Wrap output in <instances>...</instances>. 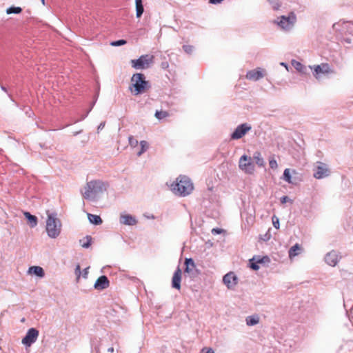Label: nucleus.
I'll return each mask as SVG.
<instances>
[{
	"instance_id": "f257e3e1",
	"label": "nucleus",
	"mask_w": 353,
	"mask_h": 353,
	"mask_svg": "<svg viewBox=\"0 0 353 353\" xmlns=\"http://www.w3.org/2000/svg\"><path fill=\"white\" fill-rule=\"evenodd\" d=\"M108 187L107 182L101 180H92L86 183L82 195L86 200L95 201L107 190Z\"/></svg>"
},
{
	"instance_id": "f03ea898",
	"label": "nucleus",
	"mask_w": 353,
	"mask_h": 353,
	"mask_svg": "<svg viewBox=\"0 0 353 353\" xmlns=\"http://www.w3.org/2000/svg\"><path fill=\"white\" fill-rule=\"evenodd\" d=\"M171 191L177 196H186L191 194L194 185L190 179L185 175H180L170 185Z\"/></svg>"
},
{
	"instance_id": "7ed1b4c3",
	"label": "nucleus",
	"mask_w": 353,
	"mask_h": 353,
	"mask_svg": "<svg viewBox=\"0 0 353 353\" xmlns=\"http://www.w3.org/2000/svg\"><path fill=\"white\" fill-rule=\"evenodd\" d=\"M334 31L339 32L342 39L347 43L351 44L353 43V22L339 21L332 26Z\"/></svg>"
},
{
	"instance_id": "20e7f679",
	"label": "nucleus",
	"mask_w": 353,
	"mask_h": 353,
	"mask_svg": "<svg viewBox=\"0 0 353 353\" xmlns=\"http://www.w3.org/2000/svg\"><path fill=\"white\" fill-rule=\"evenodd\" d=\"M46 232L49 237L55 239L61 233V223L54 212H47Z\"/></svg>"
},
{
	"instance_id": "39448f33",
	"label": "nucleus",
	"mask_w": 353,
	"mask_h": 353,
	"mask_svg": "<svg viewBox=\"0 0 353 353\" xmlns=\"http://www.w3.org/2000/svg\"><path fill=\"white\" fill-rule=\"evenodd\" d=\"M131 82L134 88L132 92L134 95L142 94L150 88L149 81L145 80L144 74L141 73L134 74L131 78Z\"/></svg>"
},
{
	"instance_id": "423d86ee",
	"label": "nucleus",
	"mask_w": 353,
	"mask_h": 353,
	"mask_svg": "<svg viewBox=\"0 0 353 353\" xmlns=\"http://www.w3.org/2000/svg\"><path fill=\"white\" fill-rule=\"evenodd\" d=\"M313 71V75L316 79H319L322 75L335 74L334 70L327 63H322L319 65H309Z\"/></svg>"
},
{
	"instance_id": "0eeeda50",
	"label": "nucleus",
	"mask_w": 353,
	"mask_h": 353,
	"mask_svg": "<svg viewBox=\"0 0 353 353\" xmlns=\"http://www.w3.org/2000/svg\"><path fill=\"white\" fill-rule=\"evenodd\" d=\"M296 21V16L291 12L288 16H281L277 18L276 23L283 30L288 31L291 30Z\"/></svg>"
},
{
	"instance_id": "6e6552de",
	"label": "nucleus",
	"mask_w": 353,
	"mask_h": 353,
	"mask_svg": "<svg viewBox=\"0 0 353 353\" xmlns=\"http://www.w3.org/2000/svg\"><path fill=\"white\" fill-rule=\"evenodd\" d=\"M239 168L247 174H252L255 170V164L251 157L242 155L239 160Z\"/></svg>"
},
{
	"instance_id": "1a4fd4ad",
	"label": "nucleus",
	"mask_w": 353,
	"mask_h": 353,
	"mask_svg": "<svg viewBox=\"0 0 353 353\" xmlns=\"http://www.w3.org/2000/svg\"><path fill=\"white\" fill-rule=\"evenodd\" d=\"M153 59L154 57L152 55H142L139 59L131 61L132 66L136 69L147 68L152 63Z\"/></svg>"
},
{
	"instance_id": "9d476101",
	"label": "nucleus",
	"mask_w": 353,
	"mask_h": 353,
	"mask_svg": "<svg viewBox=\"0 0 353 353\" xmlns=\"http://www.w3.org/2000/svg\"><path fill=\"white\" fill-rule=\"evenodd\" d=\"M39 334V332L36 328H30L27 331L25 336L22 339L21 343L26 346V347H30L37 341Z\"/></svg>"
},
{
	"instance_id": "9b49d317",
	"label": "nucleus",
	"mask_w": 353,
	"mask_h": 353,
	"mask_svg": "<svg viewBox=\"0 0 353 353\" xmlns=\"http://www.w3.org/2000/svg\"><path fill=\"white\" fill-rule=\"evenodd\" d=\"M252 130L250 124L244 123L239 125L230 135L232 140H238L244 137L249 131Z\"/></svg>"
},
{
	"instance_id": "f8f14e48",
	"label": "nucleus",
	"mask_w": 353,
	"mask_h": 353,
	"mask_svg": "<svg viewBox=\"0 0 353 353\" xmlns=\"http://www.w3.org/2000/svg\"><path fill=\"white\" fill-rule=\"evenodd\" d=\"M330 173V172L326 164L321 162H317V165L314 170L313 176L317 179H321L328 176Z\"/></svg>"
},
{
	"instance_id": "ddd939ff",
	"label": "nucleus",
	"mask_w": 353,
	"mask_h": 353,
	"mask_svg": "<svg viewBox=\"0 0 353 353\" xmlns=\"http://www.w3.org/2000/svg\"><path fill=\"white\" fill-rule=\"evenodd\" d=\"M238 278L233 272H230L223 277V282L229 290L234 289L236 285Z\"/></svg>"
},
{
	"instance_id": "4468645a",
	"label": "nucleus",
	"mask_w": 353,
	"mask_h": 353,
	"mask_svg": "<svg viewBox=\"0 0 353 353\" xmlns=\"http://www.w3.org/2000/svg\"><path fill=\"white\" fill-rule=\"evenodd\" d=\"M265 70L261 68L249 70L246 74V79L250 81H256L265 76Z\"/></svg>"
},
{
	"instance_id": "2eb2a0df",
	"label": "nucleus",
	"mask_w": 353,
	"mask_h": 353,
	"mask_svg": "<svg viewBox=\"0 0 353 353\" xmlns=\"http://www.w3.org/2000/svg\"><path fill=\"white\" fill-rule=\"evenodd\" d=\"M341 256H339L338 252L335 250H332L330 252L327 253L325 256V263L332 267H334L337 265L339 261Z\"/></svg>"
},
{
	"instance_id": "dca6fc26",
	"label": "nucleus",
	"mask_w": 353,
	"mask_h": 353,
	"mask_svg": "<svg viewBox=\"0 0 353 353\" xmlns=\"http://www.w3.org/2000/svg\"><path fill=\"white\" fill-rule=\"evenodd\" d=\"M119 221L125 225H135L138 222L135 216L128 214H121Z\"/></svg>"
},
{
	"instance_id": "f3484780",
	"label": "nucleus",
	"mask_w": 353,
	"mask_h": 353,
	"mask_svg": "<svg viewBox=\"0 0 353 353\" xmlns=\"http://www.w3.org/2000/svg\"><path fill=\"white\" fill-rule=\"evenodd\" d=\"M110 285V281L106 276H101L98 278L94 283V288L98 290L106 289Z\"/></svg>"
},
{
	"instance_id": "a211bd4d",
	"label": "nucleus",
	"mask_w": 353,
	"mask_h": 353,
	"mask_svg": "<svg viewBox=\"0 0 353 353\" xmlns=\"http://www.w3.org/2000/svg\"><path fill=\"white\" fill-rule=\"evenodd\" d=\"M181 270L179 267H178L175 270L172 279V287L173 288L177 290L181 288Z\"/></svg>"
},
{
	"instance_id": "6ab92c4d",
	"label": "nucleus",
	"mask_w": 353,
	"mask_h": 353,
	"mask_svg": "<svg viewBox=\"0 0 353 353\" xmlns=\"http://www.w3.org/2000/svg\"><path fill=\"white\" fill-rule=\"evenodd\" d=\"M291 64L300 73L303 74H306L307 73V67L303 65L301 62L296 60H292Z\"/></svg>"
},
{
	"instance_id": "aec40b11",
	"label": "nucleus",
	"mask_w": 353,
	"mask_h": 353,
	"mask_svg": "<svg viewBox=\"0 0 353 353\" xmlns=\"http://www.w3.org/2000/svg\"><path fill=\"white\" fill-rule=\"evenodd\" d=\"M28 272L35 274L40 278L43 277L45 275L43 269L40 266H32L29 268Z\"/></svg>"
},
{
	"instance_id": "412c9836",
	"label": "nucleus",
	"mask_w": 353,
	"mask_h": 353,
	"mask_svg": "<svg viewBox=\"0 0 353 353\" xmlns=\"http://www.w3.org/2000/svg\"><path fill=\"white\" fill-rule=\"evenodd\" d=\"M260 318L259 315L254 314L248 316L245 319L246 325L248 326H254L259 323Z\"/></svg>"
},
{
	"instance_id": "4be33fe9",
	"label": "nucleus",
	"mask_w": 353,
	"mask_h": 353,
	"mask_svg": "<svg viewBox=\"0 0 353 353\" xmlns=\"http://www.w3.org/2000/svg\"><path fill=\"white\" fill-rule=\"evenodd\" d=\"M185 272L187 273H192L195 269V263L192 259H185Z\"/></svg>"
},
{
	"instance_id": "5701e85b",
	"label": "nucleus",
	"mask_w": 353,
	"mask_h": 353,
	"mask_svg": "<svg viewBox=\"0 0 353 353\" xmlns=\"http://www.w3.org/2000/svg\"><path fill=\"white\" fill-rule=\"evenodd\" d=\"M252 159H253L254 162L259 167L264 165V159L261 157V154L259 152H255Z\"/></svg>"
},
{
	"instance_id": "b1692460",
	"label": "nucleus",
	"mask_w": 353,
	"mask_h": 353,
	"mask_svg": "<svg viewBox=\"0 0 353 353\" xmlns=\"http://www.w3.org/2000/svg\"><path fill=\"white\" fill-rule=\"evenodd\" d=\"M24 215L26 218L28 219L30 226L31 228H34L37 225V218L35 216L32 215L28 212H24Z\"/></svg>"
},
{
	"instance_id": "393cba45",
	"label": "nucleus",
	"mask_w": 353,
	"mask_h": 353,
	"mask_svg": "<svg viewBox=\"0 0 353 353\" xmlns=\"http://www.w3.org/2000/svg\"><path fill=\"white\" fill-rule=\"evenodd\" d=\"M135 3H136V16L137 18H140L144 11L142 0H135Z\"/></svg>"
},
{
	"instance_id": "a878e982",
	"label": "nucleus",
	"mask_w": 353,
	"mask_h": 353,
	"mask_svg": "<svg viewBox=\"0 0 353 353\" xmlns=\"http://www.w3.org/2000/svg\"><path fill=\"white\" fill-rule=\"evenodd\" d=\"M89 221L94 225H99L102 223L101 218L96 214H88Z\"/></svg>"
},
{
	"instance_id": "bb28decb",
	"label": "nucleus",
	"mask_w": 353,
	"mask_h": 353,
	"mask_svg": "<svg viewBox=\"0 0 353 353\" xmlns=\"http://www.w3.org/2000/svg\"><path fill=\"white\" fill-rule=\"evenodd\" d=\"M79 243L82 248H88L91 245L92 237L89 235H87L83 239H80Z\"/></svg>"
},
{
	"instance_id": "cd10ccee",
	"label": "nucleus",
	"mask_w": 353,
	"mask_h": 353,
	"mask_svg": "<svg viewBox=\"0 0 353 353\" xmlns=\"http://www.w3.org/2000/svg\"><path fill=\"white\" fill-rule=\"evenodd\" d=\"M301 247L298 243H296L292 247L290 248L289 250V256L290 258L294 257L298 255L299 251H300Z\"/></svg>"
},
{
	"instance_id": "c85d7f7f",
	"label": "nucleus",
	"mask_w": 353,
	"mask_h": 353,
	"mask_svg": "<svg viewBox=\"0 0 353 353\" xmlns=\"http://www.w3.org/2000/svg\"><path fill=\"white\" fill-rule=\"evenodd\" d=\"M141 150L137 152V155L140 157L143 154L148 148V143L146 141H141L140 142Z\"/></svg>"
},
{
	"instance_id": "c756f323",
	"label": "nucleus",
	"mask_w": 353,
	"mask_h": 353,
	"mask_svg": "<svg viewBox=\"0 0 353 353\" xmlns=\"http://www.w3.org/2000/svg\"><path fill=\"white\" fill-rule=\"evenodd\" d=\"M21 11H22V9L20 7L11 6L7 9L6 13L8 14H19L21 12Z\"/></svg>"
},
{
	"instance_id": "7c9ffc66",
	"label": "nucleus",
	"mask_w": 353,
	"mask_h": 353,
	"mask_svg": "<svg viewBox=\"0 0 353 353\" xmlns=\"http://www.w3.org/2000/svg\"><path fill=\"white\" fill-rule=\"evenodd\" d=\"M283 179L284 181H285L286 182H288V183H292V177H291V174H290V169L286 168L284 170L283 174Z\"/></svg>"
},
{
	"instance_id": "2f4dec72",
	"label": "nucleus",
	"mask_w": 353,
	"mask_h": 353,
	"mask_svg": "<svg viewBox=\"0 0 353 353\" xmlns=\"http://www.w3.org/2000/svg\"><path fill=\"white\" fill-rule=\"evenodd\" d=\"M168 116H169V114L166 111H163V110L159 111V110H157L156 112H155V117L158 119H159V120L163 119L164 118H166Z\"/></svg>"
},
{
	"instance_id": "473e14b6",
	"label": "nucleus",
	"mask_w": 353,
	"mask_h": 353,
	"mask_svg": "<svg viewBox=\"0 0 353 353\" xmlns=\"http://www.w3.org/2000/svg\"><path fill=\"white\" fill-rule=\"evenodd\" d=\"M249 265L250 268H252L254 270H258L260 268L259 264L256 261V257H253L252 259H250Z\"/></svg>"
},
{
	"instance_id": "72a5a7b5",
	"label": "nucleus",
	"mask_w": 353,
	"mask_h": 353,
	"mask_svg": "<svg viewBox=\"0 0 353 353\" xmlns=\"http://www.w3.org/2000/svg\"><path fill=\"white\" fill-rule=\"evenodd\" d=\"M269 3L272 6L274 10H278L281 6L280 2L279 0H268Z\"/></svg>"
},
{
	"instance_id": "f704fd0d",
	"label": "nucleus",
	"mask_w": 353,
	"mask_h": 353,
	"mask_svg": "<svg viewBox=\"0 0 353 353\" xmlns=\"http://www.w3.org/2000/svg\"><path fill=\"white\" fill-rule=\"evenodd\" d=\"M128 142H129V145L132 147V148H135L139 144V142L138 141L134 138L133 136H130L128 137Z\"/></svg>"
},
{
	"instance_id": "c9c22d12",
	"label": "nucleus",
	"mask_w": 353,
	"mask_h": 353,
	"mask_svg": "<svg viewBox=\"0 0 353 353\" xmlns=\"http://www.w3.org/2000/svg\"><path fill=\"white\" fill-rule=\"evenodd\" d=\"M183 50L188 54H190L194 51V47L190 45H184L183 46Z\"/></svg>"
},
{
	"instance_id": "e433bc0d",
	"label": "nucleus",
	"mask_w": 353,
	"mask_h": 353,
	"mask_svg": "<svg viewBox=\"0 0 353 353\" xmlns=\"http://www.w3.org/2000/svg\"><path fill=\"white\" fill-rule=\"evenodd\" d=\"M126 43V41L124 39H120L115 41H112L110 44L112 46H121Z\"/></svg>"
},
{
	"instance_id": "4c0bfd02",
	"label": "nucleus",
	"mask_w": 353,
	"mask_h": 353,
	"mask_svg": "<svg viewBox=\"0 0 353 353\" xmlns=\"http://www.w3.org/2000/svg\"><path fill=\"white\" fill-rule=\"evenodd\" d=\"M256 261L258 264L265 263L266 262H269V258L268 256H259L258 258H256Z\"/></svg>"
},
{
	"instance_id": "58836bf2",
	"label": "nucleus",
	"mask_w": 353,
	"mask_h": 353,
	"mask_svg": "<svg viewBox=\"0 0 353 353\" xmlns=\"http://www.w3.org/2000/svg\"><path fill=\"white\" fill-rule=\"evenodd\" d=\"M91 109L88 110V112L85 114H82L81 117L78 119H75L72 121L73 123H76L80 121L84 120L88 115L89 112H90Z\"/></svg>"
},
{
	"instance_id": "ea45409f",
	"label": "nucleus",
	"mask_w": 353,
	"mask_h": 353,
	"mask_svg": "<svg viewBox=\"0 0 353 353\" xmlns=\"http://www.w3.org/2000/svg\"><path fill=\"white\" fill-rule=\"evenodd\" d=\"M272 223L275 228H279V219L275 216L272 217Z\"/></svg>"
},
{
	"instance_id": "a19ab883",
	"label": "nucleus",
	"mask_w": 353,
	"mask_h": 353,
	"mask_svg": "<svg viewBox=\"0 0 353 353\" xmlns=\"http://www.w3.org/2000/svg\"><path fill=\"white\" fill-rule=\"evenodd\" d=\"M269 165L272 169H276L278 167L277 162L275 159L270 160Z\"/></svg>"
},
{
	"instance_id": "79ce46f5",
	"label": "nucleus",
	"mask_w": 353,
	"mask_h": 353,
	"mask_svg": "<svg viewBox=\"0 0 353 353\" xmlns=\"http://www.w3.org/2000/svg\"><path fill=\"white\" fill-rule=\"evenodd\" d=\"M92 353H99V347L98 345H94V343H92Z\"/></svg>"
},
{
	"instance_id": "37998d69",
	"label": "nucleus",
	"mask_w": 353,
	"mask_h": 353,
	"mask_svg": "<svg viewBox=\"0 0 353 353\" xmlns=\"http://www.w3.org/2000/svg\"><path fill=\"white\" fill-rule=\"evenodd\" d=\"M75 274L77 276V279H79L81 274V268L79 265H77L76 266L75 270H74Z\"/></svg>"
},
{
	"instance_id": "c03bdc74",
	"label": "nucleus",
	"mask_w": 353,
	"mask_h": 353,
	"mask_svg": "<svg viewBox=\"0 0 353 353\" xmlns=\"http://www.w3.org/2000/svg\"><path fill=\"white\" fill-rule=\"evenodd\" d=\"M105 127V122H101L98 128H97V130L98 132H99L100 130H101L102 129H103V128Z\"/></svg>"
},
{
	"instance_id": "a18cd8bd",
	"label": "nucleus",
	"mask_w": 353,
	"mask_h": 353,
	"mask_svg": "<svg viewBox=\"0 0 353 353\" xmlns=\"http://www.w3.org/2000/svg\"><path fill=\"white\" fill-rule=\"evenodd\" d=\"M88 274V268H85V269L83 270V276L84 278H87Z\"/></svg>"
},
{
	"instance_id": "49530a36",
	"label": "nucleus",
	"mask_w": 353,
	"mask_h": 353,
	"mask_svg": "<svg viewBox=\"0 0 353 353\" xmlns=\"http://www.w3.org/2000/svg\"><path fill=\"white\" fill-rule=\"evenodd\" d=\"M289 199L288 196H283L281 199V202L282 203H285L288 201V200Z\"/></svg>"
},
{
	"instance_id": "de8ad7c7",
	"label": "nucleus",
	"mask_w": 353,
	"mask_h": 353,
	"mask_svg": "<svg viewBox=\"0 0 353 353\" xmlns=\"http://www.w3.org/2000/svg\"><path fill=\"white\" fill-rule=\"evenodd\" d=\"M212 232V233L219 234V233H221V230L214 228Z\"/></svg>"
},
{
	"instance_id": "09e8293b",
	"label": "nucleus",
	"mask_w": 353,
	"mask_h": 353,
	"mask_svg": "<svg viewBox=\"0 0 353 353\" xmlns=\"http://www.w3.org/2000/svg\"><path fill=\"white\" fill-rule=\"evenodd\" d=\"M281 65H283V67H285L286 68L287 70H288V65L287 63H284V62H281Z\"/></svg>"
},
{
	"instance_id": "8fccbe9b",
	"label": "nucleus",
	"mask_w": 353,
	"mask_h": 353,
	"mask_svg": "<svg viewBox=\"0 0 353 353\" xmlns=\"http://www.w3.org/2000/svg\"><path fill=\"white\" fill-rule=\"evenodd\" d=\"M108 352H110V353H113V352H114V348H113L112 347H109V348L108 349Z\"/></svg>"
},
{
	"instance_id": "3c124183",
	"label": "nucleus",
	"mask_w": 353,
	"mask_h": 353,
	"mask_svg": "<svg viewBox=\"0 0 353 353\" xmlns=\"http://www.w3.org/2000/svg\"><path fill=\"white\" fill-rule=\"evenodd\" d=\"M80 132H81V131H79V132H74V136H77V134H79Z\"/></svg>"
},
{
	"instance_id": "603ef678",
	"label": "nucleus",
	"mask_w": 353,
	"mask_h": 353,
	"mask_svg": "<svg viewBox=\"0 0 353 353\" xmlns=\"http://www.w3.org/2000/svg\"><path fill=\"white\" fill-rule=\"evenodd\" d=\"M1 89H2L3 91L6 92V88L4 86H1Z\"/></svg>"
},
{
	"instance_id": "864d4df0",
	"label": "nucleus",
	"mask_w": 353,
	"mask_h": 353,
	"mask_svg": "<svg viewBox=\"0 0 353 353\" xmlns=\"http://www.w3.org/2000/svg\"><path fill=\"white\" fill-rule=\"evenodd\" d=\"M42 3L44 5L45 4V0H41Z\"/></svg>"
},
{
	"instance_id": "5fc2aeb1",
	"label": "nucleus",
	"mask_w": 353,
	"mask_h": 353,
	"mask_svg": "<svg viewBox=\"0 0 353 353\" xmlns=\"http://www.w3.org/2000/svg\"><path fill=\"white\" fill-rule=\"evenodd\" d=\"M94 104H95V102H93V104H92V106H93V105H94ZM92 108V107H91V108Z\"/></svg>"
}]
</instances>
